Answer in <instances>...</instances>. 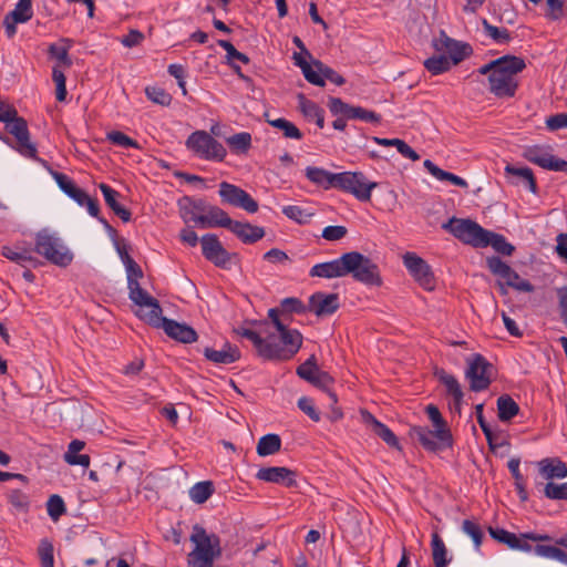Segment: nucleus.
<instances>
[{
  "label": "nucleus",
  "mask_w": 567,
  "mask_h": 567,
  "mask_svg": "<svg viewBox=\"0 0 567 567\" xmlns=\"http://www.w3.org/2000/svg\"><path fill=\"white\" fill-rule=\"evenodd\" d=\"M423 64L424 68L433 75L444 73L452 66L450 59L444 54L433 55L426 59Z\"/></svg>",
  "instance_id": "48"
},
{
  "label": "nucleus",
  "mask_w": 567,
  "mask_h": 567,
  "mask_svg": "<svg viewBox=\"0 0 567 567\" xmlns=\"http://www.w3.org/2000/svg\"><path fill=\"white\" fill-rule=\"evenodd\" d=\"M34 250L48 261L59 267L69 266L73 259V254L64 245L63 240L48 229L37 233Z\"/></svg>",
  "instance_id": "7"
},
{
  "label": "nucleus",
  "mask_w": 567,
  "mask_h": 567,
  "mask_svg": "<svg viewBox=\"0 0 567 567\" xmlns=\"http://www.w3.org/2000/svg\"><path fill=\"white\" fill-rule=\"evenodd\" d=\"M51 175L64 194L80 206H85L91 216L97 217L100 206L96 199L90 197L83 189L79 188L65 174L51 171Z\"/></svg>",
  "instance_id": "15"
},
{
  "label": "nucleus",
  "mask_w": 567,
  "mask_h": 567,
  "mask_svg": "<svg viewBox=\"0 0 567 567\" xmlns=\"http://www.w3.org/2000/svg\"><path fill=\"white\" fill-rule=\"evenodd\" d=\"M107 140L113 143L114 145L121 146V147H132V148H138V143L127 136L126 134L120 132V131H112L107 133Z\"/></svg>",
  "instance_id": "58"
},
{
  "label": "nucleus",
  "mask_w": 567,
  "mask_h": 567,
  "mask_svg": "<svg viewBox=\"0 0 567 567\" xmlns=\"http://www.w3.org/2000/svg\"><path fill=\"white\" fill-rule=\"evenodd\" d=\"M365 423L372 425L373 432L382 439L389 446L400 449L399 440L395 434L383 423L378 421L370 412H362Z\"/></svg>",
  "instance_id": "30"
},
{
  "label": "nucleus",
  "mask_w": 567,
  "mask_h": 567,
  "mask_svg": "<svg viewBox=\"0 0 567 567\" xmlns=\"http://www.w3.org/2000/svg\"><path fill=\"white\" fill-rule=\"evenodd\" d=\"M535 555L548 559H554L560 563L563 549L549 545H536L534 547Z\"/></svg>",
  "instance_id": "63"
},
{
  "label": "nucleus",
  "mask_w": 567,
  "mask_h": 567,
  "mask_svg": "<svg viewBox=\"0 0 567 567\" xmlns=\"http://www.w3.org/2000/svg\"><path fill=\"white\" fill-rule=\"evenodd\" d=\"M2 255L7 259L20 264L23 267L27 265H34L37 261V259L31 255V251L27 249L18 250L11 247H3Z\"/></svg>",
  "instance_id": "46"
},
{
  "label": "nucleus",
  "mask_w": 567,
  "mask_h": 567,
  "mask_svg": "<svg viewBox=\"0 0 567 567\" xmlns=\"http://www.w3.org/2000/svg\"><path fill=\"white\" fill-rule=\"evenodd\" d=\"M426 414L433 424V430L424 426H413L410 430L411 437L417 440L425 450L432 452L452 446V434L440 410L430 404L426 406Z\"/></svg>",
  "instance_id": "3"
},
{
  "label": "nucleus",
  "mask_w": 567,
  "mask_h": 567,
  "mask_svg": "<svg viewBox=\"0 0 567 567\" xmlns=\"http://www.w3.org/2000/svg\"><path fill=\"white\" fill-rule=\"evenodd\" d=\"M309 383L321 390L327 391L332 402H337L336 393L329 391V386L333 383V378L328 372L319 370L318 373L312 377V381H310Z\"/></svg>",
  "instance_id": "52"
},
{
  "label": "nucleus",
  "mask_w": 567,
  "mask_h": 567,
  "mask_svg": "<svg viewBox=\"0 0 567 567\" xmlns=\"http://www.w3.org/2000/svg\"><path fill=\"white\" fill-rule=\"evenodd\" d=\"M8 502L20 513H28L30 508V498L28 494L20 489H11L7 494Z\"/></svg>",
  "instance_id": "49"
},
{
  "label": "nucleus",
  "mask_w": 567,
  "mask_h": 567,
  "mask_svg": "<svg viewBox=\"0 0 567 567\" xmlns=\"http://www.w3.org/2000/svg\"><path fill=\"white\" fill-rule=\"evenodd\" d=\"M282 214L289 219H292L299 224H305L311 217V214H307L301 207L297 205H288L282 207Z\"/></svg>",
  "instance_id": "61"
},
{
  "label": "nucleus",
  "mask_w": 567,
  "mask_h": 567,
  "mask_svg": "<svg viewBox=\"0 0 567 567\" xmlns=\"http://www.w3.org/2000/svg\"><path fill=\"white\" fill-rule=\"evenodd\" d=\"M442 228L462 243L476 248H484L487 243L485 237L489 235V230L484 229L476 221L456 217H452L447 223L443 224Z\"/></svg>",
  "instance_id": "10"
},
{
  "label": "nucleus",
  "mask_w": 567,
  "mask_h": 567,
  "mask_svg": "<svg viewBox=\"0 0 567 567\" xmlns=\"http://www.w3.org/2000/svg\"><path fill=\"white\" fill-rule=\"evenodd\" d=\"M489 534L494 539L503 544H506L511 549L514 548L518 539V536H516L514 533H511L503 528H489Z\"/></svg>",
  "instance_id": "62"
},
{
  "label": "nucleus",
  "mask_w": 567,
  "mask_h": 567,
  "mask_svg": "<svg viewBox=\"0 0 567 567\" xmlns=\"http://www.w3.org/2000/svg\"><path fill=\"white\" fill-rule=\"evenodd\" d=\"M506 63L499 65L488 76L489 92L496 97H513L518 87L516 75L526 68L524 59L516 55H505Z\"/></svg>",
  "instance_id": "4"
},
{
  "label": "nucleus",
  "mask_w": 567,
  "mask_h": 567,
  "mask_svg": "<svg viewBox=\"0 0 567 567\" xmlns=\"http://www.w3.org/2000/svg\"><path fill=\"white\" fill-rule=\"evenodd\" d=\"M136 316L155 328H162L169 338L178 342L193 343L197 341L198 334L190 326L162 317V308L158 301L147 311H137Z\"/></svg>",
  "instance_id": "6"
},
{
  "label": "nucleus",
  "mask_w": 567,
  "mask_h": 567,
  "mask_svg": "<svg viewBox=\"0 0 567 567\" xmlns=\"http://www.w3.org/2000/svg\"><path fill=\"white\" fill-rule=\"evenodd\" d=\"M226 143L236 154H245L251 147V135L248 132H240L226 138Z\"/></svg>",
  "instance_id": "43"
},
{
  "label": "nucleus",
  "mask_w": 567,
  "mask_h": 567,
  "mask_svg": "<svg viewBox=\"0 0 567 567\" xmlns=\"http://www.w3.org/2000/svg\"><path fill=\"white\" fill-rule=\"evenodd\" d=\"M306 177L324 189L336 188L353 195L360 202H369L378 183L370 182L362 172L331 173L320 167L308 166Z\"/></svg>",
  "instance_id": "2"
},
{
  "label": "nucleus",
  "mask_w": 567,
  "mask_h": 567,
  "mask_svg": "<svg viewBox=\"0 0 567 567\" xmlns=\"http://www.w3.org/2000/svg\"><path fill=\"white\" fill-rule=\"evenodd\" d=\"M3 123L6 124V130L16 137V151L24 157L37 158V147L30 141L27 121L17 114L12 116V120L4 121Z\"/></svg>",
  "instance_id": "16"
},
{
  "label": "nucleus",
  "mask_w": 567,
  "mask_h": 567,
  "mask_svg": "<svg viewBox=\"0 0 567 567\" xmlns=\"http://www.w3.org/2000/svg\"><path fill=\"white\" fill-rule=\"evenodd\" d=\"M186 146L200 158L207 161L221 162L227 154L223 144L210 136L206 131L192 133L186 141Z\"/></svg>",
  "instance_id": "12"
},
{
  "label": "nucleus",
  "mask_w": 567,
  "mask_h": 567,
  "mask_svg": "<svg viewBox=\"0 0 567 567\" xmlns=\"http://www.w3.org/2000/svg\"><path fill=\"white\" fill-rule=\"evenodd\" d=\"M124 264L127 277V288L130 299L138 307L150 309L158 301L144 290L138 284V279L143 277V270L132 257H125Z\"/></svg>",
  "instance_id": "13"
},
{
  "label": "nucleus",
  "mask_w": 567,
  "mask_h": 567,
  "mask_svg": "<svg viewBox=\"0 0 567 567\" xmlns=\"http://www.w3.org/2000/svg\"><path fill=\"white\" fill-rule=\"evenodd\" d=\"M145 94L148 100L162 106H168L172 102V95L158 86H147Z\"/></svg>",
  "instance_id": "53"
},
{
  "label": "nucleus",
  "mask_w": 567,
  "mask_h": 567,
  "mask_svg": "<svg viewBox=\"0 0 567 567\" xmlns=\"http://www.w3.org/2000/svg\"><path fill=\"white\" fill-rule=\"evenodd\" d=\"M100 190L103 194L105 204L113 210V213L118 216L124 223H127L131 220V212L123 207L118 202L117 198L120 197V193L115 189H113L107 184L101 183L99 185Z\"/></svg>",
  "instance_id": "29"
},
{
  "label": "nucleus",
  "mask_w": 567,
  "mask_h": 567,
  "mask_svg": "<svg viewBox=\"0 0 567 567\" xmlns=\"http://www.w3.org/2000/svg\"><path fill=\"white\" fill-rule=\"evenodd\" d=\"M523 156L528 162L546 169V164H548L551 154L548 147L535 145L526 147L523 152Z\"/></svg>",
  "instance_id": "41"
},
{
  "label": "nucleus",
  "mask_w": 567,
  "mask_h": 567,
  "mask_svg": "<svg viewBox=\"0 0 567 567\" xmlns=\"http://www.w3.org/2000/svg\"><path fill=\"white\" fill-rule=\"evenodd\" d=\"M217 44L226 51L229 63L233 60H238L245 64L249 63L250 59L248 58V55L239 52L229 41L218 40Z\"/></svg>",
  "instance_id": "60"
},
{
  "label": "nucleus",
  "mask_w": 567,
  "mask_h": 567,
  "mask_svg": "<svg viewBox=\"0 0 567 567\" xmlns=\"http://www.w3.org/2000/svg\"><path fill=\"white\" fill-rule=\"evenodd\" d=\"M298 104L301 113L308 120H313L316 124L323 128L324 111L313 101L308 100L303 94L298 95Z\"/></svg>",
  "instance_id": "31"
},
{
  "label": "nucleus",
  "mask_w": 567,
  "mask_h": 567,
  "mask_svg": "<svg viewBox=\"0 0 567 567\" xmlns=\"http://www.w3.org/2000/svg\"><path fill=\"white\" fill-rule=\"evenodd\" d=\"M544 495L554 501H567V482L554 483L548 482L543 488Z\"/></svg>",
  "instance_id": "51"
},
{
  "label": "nucleus",
  "mask_w": 567,
  "mask_h": 567,
  "mask_svg": "<svg viewBox=\"0 0 567 567\" xmlns=\"http://www.w3.org/2000/svg\"><path fill=\"white\" fill-rule=\"evenodd\" d=\"M348 275H351L355 281L365 286L382 285L379 266L359 251L347 252L346 276Z\"/></svg>",
  "instance_id": "8"
},
{
  "label": "nucleus",
  "mask_w": 567,
  "mask_h": 567,
  "mask_svg": "<svg viewBox=\"0 0 567 567\" xmlns=\"http://www.w3.org/2000/svg\"><path fill=\"white\" fill-rule=\"evenodd\" d=\"M230 231L244 244H254L265 236V229L262 227L238 220L234 221Z\"/></svg>",
  "instance_id": "27"
},
{
  "label": "nucleus",
  "mask_w": 567,
  "mask_h": 567,
  "mask_svg": "<svg viewBox=\"0 0 567 567\" xmlns=\"http://www.w3.org/2000/svg\"><path fill=\"white\" fill-rule=\"evenodd\" d=\"M281 312L284 313H305L307 311V307L302 303V301L295 297L285 298L280 302Z\"/></svg>",
  "instance_id": "59"
},
{
  "label": "nucleus",
  "mask_w": 567,
  "mask_h": 567,
  "mask_svg": "<svg viewBox=\"0 0 567 567\" xmlns=\"http://www.w3.org/2000/svg\"><path fill=\"white\" fill-rule=\"evenodd\" d=\"M433 47L439 52L449 53L447 58L454 65L472 54V48L468 44L451 39L444 31H441L437 39H434Z\"/></svg>",
  "instance_id": "20"
},
{
  "label": "nucleus",
  "mask_w": 567,
  "mask_h": 567,
  "mask_svg": "<svg viewBox=\"0 0 567 567\" xmlns=\"http://www.w3.org/2000/svg\"><path fill=\"white\" fill-rule=\"evenodd\" d=\"M181 217L185 223H195L198 225V217H203L206 209V202L204 199L194 200L188 196L183 197L179 202Z\"/></svg>",
  "instance_id": "26"
},
{
  "label": "nucleus",
  "mask_w": 567,
  "mask_h": 567,
  "mask_svg": "<svg viewBox=\"0 0 567 567\" xmlns=\"http://www.w3.org/2000/svg\"><path fill=\"white\" fill-rule=\"evenodd\" d=\"M556 292L558 298L560 318L564 324L567 327V286L557 288Z\"/></svg>",
  "instance_id": "64"
},
{
  "label": "nucleus",
  "mask_w": 567,
  "mask_h": 567,
  "mask_svg": "<svg viewBox=\"0 0 567 567\" xmlns=\"http://www.w3.org/2000/svg\"><path fill=\"white\" fill-rule=\"evenodd\" d=\"M214 493V485L210 481L196 483L189 489V497L196 504L205 503Z\"/></svg>",
  "instance_id": "45"
},
{
  "label": "nucleus",
  "mask_w": 567,
  "mask_h": 567,
  "mask_svg": "<svg viewBox=\"0 0 567 567\" xmlns=\"http://www.w3.org/2000/svg\"><path fill=\"white\" fill-rule=\"evenodd\" d=\"M462 530L472 538L475 547L480 548L484 536L481 526L473 520L465 519L462 524Z\"/></svg>",
  "instance_id": "56"
},
{
  "label": "nucleus",
  "mask_w": 567,
  "mask_h": 567,
  "mask_svg": "<svg viewBox=\"0 0 567 567\" xmlns=\"http://www.w3.org/2000/svg\"><path fill=\"white\" fill-rule=\"evenodd\" d=\"M295 64L302 71L305 79L317 86H324L326 80L341 86L346 83V80L332 68L328 66L320 60H312L308 63L301 53H293Z\"/></svg>",
  "instance_id": "9"
},
{
  "label": "nucleus",
  "mask_w": 567,
  "mask_h": 567,
  "mask_svg": "<svg viewBox=\"0 0 567 567\" xmlns=\"http://www.w3.org/2000/svg\"><path fill=\"white\" fill-rule=\"evenodd\" d=\"M485 33L497 43H507L511 40V33L505 28H497L491 24L486 19L483 20Z\"/></svg>",
  "instance_id": "54"
},
{
  "label": "nucleus",
  "mask_w": 567,
  "mask_h": 567,
  "mask_svg": "<svg viewBox=\"0 0 567 567\" xmlns=\"http://www.w3.org/2000/svg\"><path fill=\"white\" fill-rule=\"evenodd\" d=\"M403 264L420 286L426 290L434 289V275L424 259L414 252H406L403 256Z\"/></svg>",
  "instance_id": "18"
},
{
  "label": "nucleus",
  "mask_w": 567,
  "mask_h": 567,
  "mask_svg": "<svg viewBox=\"0 0 567 567\" xmlns=\"http://www.w3.org/2000/svg\"><path fill=\"white\" fill-rule=\"evenodd\" d=\"M373 142L378 145L382 146H396L398 152L405 158H409L413 162L420 158L419 154L408 145L403 140L400 138H382V137H373Z\"/></svg>",
  "instance_id": "38"
},
{
  "label": "nucleus",
  "mask_w": 567,
  "mask_h": 567,
  "mask_svg": "<svg viewBox=\"0 0 567 567\" xmlns=\"http://www.w3.org/2000/svg\"><path fill=\"white\" fill-rule=\"evenodd\" d=\"M296 472L285 466L261 467L256 474L259 481L281 484L286 487H296Z\"/></svg>",
  "instance_id": "21"
},
{
  "label": "nucleus",
  "mask_w": 567,
  "mask_h": 567,
  "mask_svg": "<svg viewBox=\"0 0 567 567\" xmlns=\"http://www.w3.org/2000/svg\"><path fill=\"white\" fill-rule=\"evenodd\" d=\"M218 193L225 204L241 208L250 214L258 212V203L246 190L234 184L221 182Z\"/></svg>",
  "instance_id": "17"
},
{
  "label": "nucleus",
  "mask_w": 567,
  "mask_h": 567,
  "mask_svg": "<svg viewBox=\"0 0 567 567\" xmlns=\"http://www.w3.org/2000/svg\"><path fill=\"white\" fill-rule=\"evenodd\" d=\"M467 368L465 379L470 383V390L482 392L489 388L493 382L494 367L480 353L472 354L466 359Z\"/></svg>",
  "instance_id": "11"
},
{
  "label": "nucleus",
  "mask_w": 567,
  "mask_h": 567,
  "mask_svg": "<svg viewBox=\"0 0 567 567\" xmlns=\"http://www.w3.org/2000/svg\"><path fill=\"white\" fill-rule=\"evenodd\" d=\"M339 296L337 293L316 292L309 298V311L317 317L331 316L339 309Z\"/></svg>",
  "instance_id": "22"
},
{
  "label": "nucleus",
  "mask_w": 567,
  "mask_h": 567,
  "mask_svg": "<svg viewBox=\"0 0 567 567\" xmlns=\"http://www.w3.org/2000/svg\"><path fill=\"white\" fill-rule=\"evenodd\" d=\"M189 539L195 548L188 554V566L214 567V560L221 555L219 536L207 534L203 526L196 524Z\"/></svg>",
  "instance_id": "5"
},
{
  "label": "nucleus",
  "mask_w": 567,
  "mask_h": 567,
  "mask_svg": "<svg viewBox=\"0 0 567 567\" xmlns=\"http://www.w3.org/2000/svg\"><path fill=\"white\" fill-rule=\"evenodd\" d=\"M539 473L547 480L567 477V466L559 460L545 458L539 462Z\"/></svg>",
  "instance_id": "33"
},
{
  "label": "nucleus",
  "mask_w": 567,
  "mask_h": 567,
  "mask_svg": "<svg viewBox=\"0 0 567 567\" xmlns=\"http://www.w3.org/2000/svg\"><path fill=\"white\" fill-rule=\"evenodd\" d=\"M14 22L25 23L33 17L32 0H19L14 9L7 13Z\"/></svg>",
  "instance_id": "47"
},
{
  "label": "nucleus",
  "mask_w": 567,
  "mask_h": 567,
  "mask_svg": "<svg viewBox=\"0 0 567 567\" xmlns=\"http://www.w3.org/2000/svg\"><path fill=\"white\" fill-rule=\"evenodd\" d=\"M47 511L53 520H58L65 513V504L61 496L51 495L47 502Z\"/></svg>",
  "instance_id": "55"
},
{
  "label": "nucleus",
  "mask_w": 567,
  "mask_h": 567,
  "mask_svg": "<svg viewBox=\"0 0 567 567\" xmlns=\"http://www.w3.org/2000/svg\"><path fill=\"white\" fill-rule=\"evenodd\" d=\"M85 446V442L80 440H73L68 446V451L64 454V461L70 465H80L82 467L90 466V456L87 454H79Z\"/></svg>",
  "instance_id": "32"
},
{
  "label": "nucleus",
  "mask_w": 567,
  "mask_h": 567,
  "mask_svg": "<svg viewBox=\"0 0 567 567\" xmlns=\"http://www.w3.org/2000/svg\"><path fill=\"white\" fill-rule=\"evenodd\" d=\"M431 546L434 567H447L451 558H447V549L437 533L432 535Z\"/></svg>",
  "instance_id": "40"
},
{
  "label": "nucleus",
  "mask_w": 567,
  "mask_h": 567,
  "mask_svg": "<svg viewBox=\"0 0 567 567\" xmlns=\"http://www.w3.org/2000/svg\"><path fill=\"white\" fill-rule=\"evenodd\" d=\"M236 332L252 342L258 355L268 361L290 360L302 346V334L284 322H277V332L262 338L258 332L240 328Z\"/></svg>",
  "instance_id": "1"
},
{
  "label": "nucleus",
  "mask_w": 567,
  "mask_h": 567,
  "mask_svg": "<svg viewBox=\"0 0 567 567\" xmlns=\"http://www.w3.org/2000/svg\"><path fill=\"white\" fill-rule=\"evenodd\" d=\"M319 370L320 369L317 365V359L312 354L309 359L306 360V362H303L297 368V374L301 379L310 382L312 381V377L316 375Z\"/></svg>",
  "instance_id": "57"
},
{
  "label": "nucleus",
  "mask_w": 567,
  "mask_h": 567,
  "mask_svg": "<svg viewBox=\"0 0 567 567\" xmlns=\"http://www.w3.org/2000/svg\"><path fill=\"white\" fill-rule=\"evenodd\" d=\"M198 225L202 228L208 227H224L230 230L235 220H233L228 214L218 206H213L206 203V209L203 217H198Z\"/></svg>",
  "instance_id": "24"
},
{
  "label": "nucleus",
  "mask_w": 567,
  "mask_h": 567,
  "mask_svg": "<svg viewBox=\"0 0 567 567\" xmlns=\"http://www.w3.org/2000/svg\"><path fill=\"white\" fill-rule=\"evenodd\" d=\"M424 167L426 168V171L433 176L435 177L436 179L439 181H447L450 183H452L453 185L455 186H460V187H467L468 184L465 179H463L462 177L457 176V175H454L450 172H446V171H443L442 168H440L439 166H436L432 161L430 159H425L424 163H423Z\"/></svg>",
  "instance_id": "34"
},
{
  "label": "nucleus",
  "mask_w": 567,
  "mask_h": 567,
  "mask_svg": "<svg viewBox=\"0 0 567 567\" xmlns=\"http://www.w3.org/2000/svg\"><path fill=\"white\" fill-rule=\"evenodd\" d=\"M498 419L502 422H508L519 412L518 404L508 394H503L497 399Z\"/></svg>",
  "instance_id": "37"
},
{
  "label": "nucleus",
  "mask_w": 567,
  "mask_h": 567,
  "mask_svg": "<svg viewBox=\"0 0 567 567\" xmlns=\"http://www.w3.org/2000/svg\"><path fill=\"white\" fill-rule=\"evenodd\" d=\"M281 449V439L278 434H266L257 443V454L259 456H269L279 452Z\"/></svg>",
  "instance_id": "36"
},
{
  "label": "nucleus",
  "mask_w": 567,
  "mask_h": 567,
  "mask_svg": "<svg viewBox=\"0 0 567 567\" xmlns=\"http://www.w3.org/2000/svg\"><path fill=\"white\" fill-rule=\"evenodd\" d=\"M204 357L216 364H230L240 359V351L237 346L226 342L220 350L206 347L203 350Z\"/></svg>",
  "instance_id": "25"
},
{
  "label": "nucleus",
  "mask_w": 567,
  "mask_h": 567,
  "mask_svg": "<svg viewBox=\"0 0 567 567\" xmlns=\"http://www.w3.org/2000/svg\"><path fill=\"white\" fill-rule=\"evenodd\" d=\"M346 270H347V252L331 261L315 265L310 269L309 275L311 277H320V278L331 279V278L344 277Z\"/></svg>",
  "instance_id": "23"
},
{
  "label": "nucleus",
  "mask_w": 567,
  "mask_h": 567,
  "mask_svg": "<svg viewBox=\"0 0 567 567\" xmlns=\"http://www.w3.org/2000/svg\"><path fill=\"white\" fill-rule=\"evenodd\" d=\"M505 173L507 175L516 176L522 181L525 187H527L533 194L537 193V184L529 167H517L514 165H506Z\"/></svg>",
  "instance_id": "39"
},
{
  "label": "nucleus",
  "mask_w": 567,
  "mask_h": 567,
  "mask_svg": "<svg viewBox=\"0 0 567 567\" xmlns=\"http://www.w3.org/2000/svg\"><path fill=\"white\" fill-rule=\"evenodd\" d=\"M355 107L357 106L343 102L340 97L330 96L328 99V109L333 116L353 120Z\"/></svg>",
  "instance_id": "42"
},
{
  "label": "nucleus",
  "mask_w": 567,
  "mask_h": 567,
  "mask_svg": "<svg viewBox=\"0 0 567 567\" xmlns=\"http://www.w3.org/2000/svg\"><path fill=\"white\" fill-rule=\"evenodd\" d=\"M203 256L215 266L227 268L230 262V254L223 247L218 237L206 234L200 238Z\"/></svg>",
  "instance_id": "19"
},
{
  "label": "nucleus",
  "mask_w": 567,
  "mask_h": 567,
  "mask_svg": "<svg viewBox=\"0 0 567 567\" xmlns=\"http://www.w3.org/2000/svg\"><path fill=\"white\" fill-rule=\"evenodd\" d=\"M489 271L502 279L508 287L520 292H533L535 287L520 276L499 257L493 256L486 260Z\"/></svg>",
  "instance_id": "14"
},
{
  "label": "nucleus",
  "mask_w": 567,
  "mask_h": 567,
  "mask_svg": "<svg viewBox=\"0 0 567 567\" xmlns=\"http://www.w3.org/2000/svg\"><path fill=\"white\" fill-rule=\"evenodd\" d=\"M434 374L440 381V383H442L445 386L447 394L453 398L455 408L460 410V406L463 402L464 393L457 379L454 375L447 373L443 369H437L434 372Z\"/></svg>",
  "instance_id": "28"
},
{
  "label": "nucleus",
  "mask_w": 567,
  "mask_h": 567,
  "mask_svg": "<svg viewBox=\"0 0 567 567\" xmlns=\"http://www.w3.org/2000/svg\"><path fill=\"white\" fill-rule=\"evenodd\" d=\"M485 241H487L485 247L492 246L495 251L505 256H511L515 250V247L503 235L493 231H489V235L485 237Z\"/></svg>",
  "instance_id": "44"
},
{
  "label": "nucleus",
  "mask_w": 567,
  "mask_h": 567,
  "mask_svg": "<svg viewBox=\"0 0 567 567\" xmlns=\"http://www.w3.org/2000/svg\"><path fill=\"white\" fill-rule=\"evenodd\" d=\"M53 553L54 548L52 543L47 538L41 539L38 547V554L42 567H54Z\"/></svg>",
  "instance_id": "50"
},
{
  "label": "nucleus",
  "mask_w": 567,
  "mask_h": 567,
  "mask_svg": "<svg viewBox=\"0 0 567 567\" xmlns=\"http://www.w3.org/2000/svg\"><path fill=\"white\" fill-rule=\"evenodd\" d=\"M266 122L271 125L275 128H278L282 131L285 137L287 138H293V140H301L302 133L301 131L291 122H289L286 118L279 117V118H271L270 114L266 112L264 114Z\"/></svg>",
  "instance_id": "35"
}]
</instances>
